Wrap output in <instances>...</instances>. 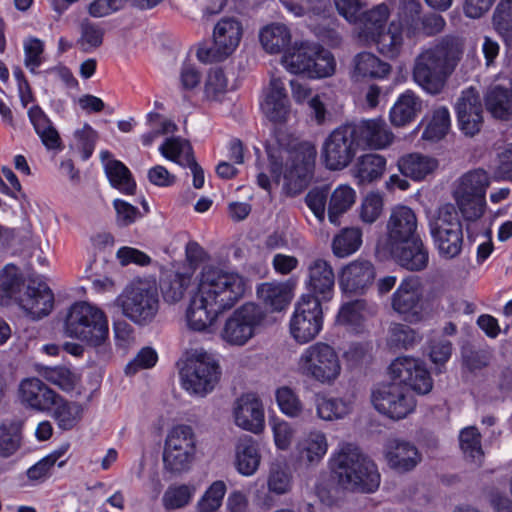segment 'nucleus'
<instances>
[{
    "label": "nucleus",
    "mask_w": 512,
    "mask_h": 512,
    "mask_svg": "<svg viewBox=\"0 0 512 512\" xmlns=\"http://www.w3.org/2000/svg\"><path fill=\"white\" fill-rule=\"evenodd\" d=\"M235 423L240 428L260 433L264 428V410L262 402L253 394L242 395L234 408Z\"/></svg>",
    "instance_id": "21"
},
{
    "label": "nucleus",
    "mask_w": 512,
    "mask_h": 512,
    "mask_svg": "<svg viewBox=\"0 0 512 512\" xmlns=\"http://www.w3.org/2000/svg\"><path fill=\"white\" fill-rule=\"evenodd\" d=\"M393 140L381 119L346 121L334 128L324 139L321 155L330 171H341L350 166L360 151L381 149Z\"/></svg>",
    "instance_id": "3"
},
{
    "label": "nucleus",
    "mask_w": 512,
    "mask_h": 512,
    "mask_svg": "<svg viewBox=\"0 0 512 512\" xmlns=\"http://www.w3.org/2000/svg\"><path fill=\"white\" fill-rule=\"evenodd\" d=\"M266 312L254 302H246L236 308L226 319L221 338L233 346H243L253 338L265 320Z\"/></svg>",
    "instance_id": "12"
},
{
    "label": "nucleus",
    "mask_w": 512,
    "mask_h": 512,
    "mask_svg": "<svg viewBox=\"0 0 512 512\" xmlns=\"http://www.w3.org/2000/svg\"><path fill=\"white\" fill-rule=\"evenodd\" d=\"M49 278L34 272V321L48 316L54 309L55 297Z\"/></svg>",
    "instance_id": "39"
},
{
    "label": "nucleus",
    "mask_w": 512,
    "mask_h": 512,
    "mask_svg": "<svg viewBox=\"0 0 512 512\" xmlns=\"http://www.w3.org/2000/svg\"><path fill=\"white\" fill-rule=\"evenodd\" d=\"M457 126L467 137L477 135L483 126V104L478 91L469 87L462 91L455 105Z\"/></svg>",
    "instance_id": "17"
},
{
    "label": "nucleus",
    "mask_w": 512,
    "mask_h": 512,
    "mask_svg": "<svg viewBox=\"0 0 512 512\" xmlns=\"http://www.w3.org/2000/svg\"><path fill=\"white\" fill-rule=\"evenodd\" d=\"M491 25L507 52L512 51V0H500L492 13Z\"/></svg>",
    "instance_id": "35"
},
{
    "label": "nucleus",
    "mask_w": 512,
    "mask_h": 512,
    "mask_svg": "<svg viewBox=\"0 0 512 512\" xmlns=\"http://www.w3.org/2000/svg\"><path fill=\"white\" fill-rule=\"evenodd\" d=\"M451 126L450 112L446 107L436 109L423 131V139L438 141L444 138Z\"/></svg>",
    "instance_id": "51"
},
{
    "label": "nucleus",
    "mask_w": 512,
    "mask_h": 512,
    "mask_svg": "<svg viewBox=\"0 0 512 512\" xmlns=\"http://www.w3.org/2000/svg\"><path fill=\"white\" fill-rule=\"evenodd\" d=\"M397 166L403 176L421 181L437 168L438 162L419 153H410L400 157Z\"/></svg>",
    "instance_id": "30"
},
{
    "label": "nucleus",
    "mask_w": 512,
    "mask_h": 512,
    "mask_svg": "<svg viewBox=\"0 0 512 512\" xmlns=\"http://www.w3.org/2000/svg\"><path fill=\"white\" fill-rule=\"evenodd\" d=\"M104 172L112 188L125 195H134L136 181L129 168L120 160L112 159L105 163Z\"/></svg>",
    "instance_id": "36"
},
{
    "label": "nucleus",
    "mask_w": 512,
    "mask_h": 512,
    "mask_svg": "<svg viewBox=\"0 0 512 512\" xmlns=\"http://www.w3.org/2000/svg\"><path fill=\"white\" fill-rule=\"evenodd\" d=\"M456 204L466 221H475L482 217L485 211V199L454 194Z\"/></svg>",
    "instance_id": "60"
},
{
    "label": "nucleus",
    "mask_w": 512,
    "mask_h": 512,
    "mask_svg": "<svg viewBox=\"0 0 512 512\" xmlns=\"http://www.w3.org/2000/svg\"><path fill=\"white\" fill-rule=\"evenodd\" d=\"M388 369L391 378L399 384L380 385L372 392V403L379 413L391 419H403L416 406L408 389L420 395L427 394L433 388V379L422 360L409 356L396 358Z\"/></svg>",
    "instance_id": "2"
},
{
    "label": "nucleus",
    "mask_w": 512,
    "mask_h": 512,
    "mask_svg": "<svg viewBox=\"0 0 512 512\" xmlns=\"http://www.w3.org/2000/svg\"><path fill=\"white\" fill-rule=\"evenodd\" d=\"M422 15V4L419 0H400L397 19L392 22L399 25L400 31L408 39H416Z\"/></svg>",
    "instance_id": "29"
},
{
    "label": "nucleus",
    "mask_w": 512,
    "mask_h": 512,
    "mask_svg": "<svg viewBox=\"0 0 512 512\" xmlns=\"http://www.w3.org/2000/svg\"><path fill=\"white\" fill-rule=\"evenodd\" d=\"M352 402L342 398H322L317 404V414L323 420L341 419L350 413Z\"/></svg>",
    "instance_id": "52"
},
{
    "label": "nucleus",
    "mask_w": 512,
    "mask_h": 512,
    "mask_svg": "<svg viewBox=\"0 0 512 512\" xmlns=\"http://www.w3.org/2000/svg\"><path fill=\"white\" fill-rule=\"evenodd\" d=\"M422 285L419 277L408 276L404 278L391 298V305L395 312L402 315L409 322L421 319L422 312Z\"/></svg>",
    "instance_id": "18"
},
{
    "label": "nucleus",
    "mask_w": 512,
    "mask_h": 512,
    "mask_svg": "<svg viewBox=\"0 0 512 512\" xmlns=\"http://www.w3.org/2000/svg\"><path fill=\"white\" fill-rule=\"evenodd\" d=\"M387 230L389 245L419 235L416 214L408 206L396 207L391 213Z\"/></svg>",
    "instance_id": "23"
},
{
    "label": "nucleus",
    "mask_w": 512,
    "mask_h": 512,
    "mask_svg": "<svg viewBox=\"0 0 512 512\" xmlns=\"http://www.w3.org/2000/svg\"><path fill=\"white\" fill-rule=\"evenodd\" d=\"M34 131L39 135L42 144L48 150L62 151L64 146L56 128L50 120L43 115L39 105L34 104Z\"/></svg>",
    "instance_id": "44"
},
{
    "label": "nucleus",
    "mask_w": 512,
    "mask_h": 512,
    "mask_svg": "<svg viewBox=\"0 0 512 512\" xmlns=\"http://www.w3.org/2000/svg\"><path fill=\"white\" fill-rule=\"evenodd\" d=\"M366 307V301L356 299L344 303L336 316L337 324L346 327L354 333L362 332L364 328L365 317L363 312Z\"/></svg>",
    "instance_id": "41"
},
{
    "label": "nucleus",
    "mask_w": 512,
    "mask_h": 512,
    "mask_svg": "<svg viewBox=\"0 0 512 512\" xmlns=\"http://www.w3.org/2000/svg\"><path fill=\"white\" fill-rule=\"evenodd\" d=\"M367 44L375 45L377 51L388 59H395L400 55L403 46V33L399 25L392 21L385 29L379 31V35L370 39Z\"/></svg>",
    "instance_id": "34"
},
{
    "label": "nucleus",
    "mask_w": 512,
    "mask_h": 512,
    "mask_svg": "<svg viewBox=\"0 0 512 512\" xmlns=\"http://www.w3.org/2000/svg\"><path fill=\"white\" fill-rule=\"evenodd\" d=\"M25 276L14 264H7L0 270V304L9 305L12 301L21 304Z\"/></svg>",
    "instance_id": "25"
},
{
    "label": "nucleus",
    "mask_w": 512,
    "mask_h": 512,
    "mask_svg": "<svg viewBox=\"0 0 512 512\" xmlns=\"http://www.w3.org/2000/svg\"><path fill=\"white\" fill-rule=\"evenodd\" d=\"M73 136L82 160L87 161L94 153L98 139L97 131L90 124L85 123L82 128L75 130Z\"/></svg>",
    "instance_id": "59"
},
{
    "label": "nucleus",
    "mask_w": 512,
    "mask_h": 512,
    "mask_svg": "<svg viewBox=\"0 0 512 512\" xmlns=\"http://www.w3.org/2000/svg\"><path fill=\"white\" fill-rule=\"evenodd\" d=\"M290 29L282 23H271L260 30L259 40L263 49L269 54L285 51L291 44Z\"/></svg>",
    "instance_id": "31"
},
{
    "label": "nucleus",
    "mask_w": 512,
    "mask_h": 512,
    "mask_svg": "<svg viewBox=\"0 0 512 512\" xmlns=\"http://www.w3.org/2000/svg\"><path fill=\"white\" fill-rule=\"evenodd\" d=\"M354 76L358 78H384L391 70V66L380 60L370 52H361L354 59Z\"/></svg>",
    "instance_id": "40"
},
{
    "label": "nucleus",
    "mask_w": 512,
    "mask_h": 512,
    "mask_svg": "<svg viewBox=\"0 0 512 512\" xmlns=\"http://www.w3.org/2000/svg\"><path fill=\"white\" fill-rule=\"evenodd\" d=\"M21 426L17 422L3 423L0 427V454L4 457L12 455L19 447Z\"/></svg>",
    "instance_id": "57"
},
{
    "label": "nucleus",
    "mask_w": 512,
    "mask_h": 512,
    "mask_svg": "<svg viewBox=\"0 0 512 512\" xmlns=\"http://www.w3.org/2000/svg\"><path fill=\"white\" fill-rule=\"evenodd\" d=\"M421 108L419 98L411 90L402 93L389 112L392 125L403 127L413 122Z\"/></svg>",
    "instance_id": "33"
},
{
    "label": "nucleus",
    "mask_w": 512,
    "mask_h": 512,
    "mask_svg": "<svg viewBox=\"0 0 512 512\" xmlns=\"http://www.w3.org/2000/svg\"><path fill=\"white\" fill-rule=\"evenodd\" d=\"M506 79L507 86L496 84L490 87L484 97L487 111L502 121L512 120V74Z\"/></svg>",
    "instance_id": "24"
},
{
    "label": "nucleus",
    "mask_w": 512,
    "mask_h": 512,
    "mask_svg": "<svg viewBox=\"0 0 512 512\" xmlns=\"http://www.w3.org/2000/svg\"><path fill=\"white\" fill-rule=\"evenodd\" d=\"M228 81L221 68L211 69L208 73L204 94L209 101H221L227 92Z\"/></svg>",
    "instance_id": "56"
},
{
    "label": "nucleus",
    "mask_w": 512,
    "mask_h": 512,
    "mask_svg": "<svg viewBox=\"0 0 512 512\" xmlns=\"http://www.w3.org/2000/svg\"><path fill=\"white\" fill-rule=\"evenodd\" d=\"M275 397L277 405L283 414L289 417H296L301 413L302 403L292 388L288 386L278 388Z\"/></svg>",
    "instance_id": "58"
},
{
    "label": "nucleus",
    "mask_w": 512,
    "mask_h": 512,
    "mask_svg": "<svg viewBox=\"0 0 512 512\" xmlns=\"http://www.w3.org/2000/svg\"><path fill=\"white\" fill-rule=\"evenodd\" d=\"M317 54L311 57V64L307 78L320 79L332 75L335 71L336 63L332 53L324 49L321 45L315 44Z\"/></svg>",
    "instance_id": "50"
},
{
    "label": "nucleus",
    "mask_w": 512,
    "mask_h": 512,
    "mask_svg": "<svg viewBox=\"0 0 512 512\" xmlns=\"http://www.w3.org/2000/svg\"><path fill=\"white\" fill-rule=\"evenodd\" d=\"M307 293L319 302H328L334 296L335 275L330 263L318 258L308 265V278L305 281Z\"/></svg>",
    "instance_id": "20"
},
{
    "label": "nucleus",
    "mask_w": 512,
    "mask_h": 512,
    "mask_svg": "<svg viewBox=\"0 0 512 512\" xmlns=\"http://www.w3.org/2000/svg\"><path fill=\"white\" fill-rule=\"evenodd\" d=\"M83 416V407L77 402L63 401L56 406L53 417L61 430L69 431L77 426Z\"/></svg>",
    "instance_id": "48"
},
{
    "label": "nucleus",
    "mask_w": 512,
    "mask_h": 512,
    "mask_svg": "<svg viewBox=\"0 0 512 512\" xmlns=\"http://www.w3.org/2000/svg\"><path fill=\"white\" fill-rule=\"evenodd\" d=\"M64 334L86 346L101 347L109 339L107 315L95 304L86 301L74 302L64 319Z\"/></svg>",
    "instance_id": "7"
},
{
    "label": "nucleus",
    "mask_w": 512,
    "mask_h": 512,
    "mask_svg": "<svg viewBox=\"0 0 512 512\" xmlns=\"http://www.w3.org/2000/svg\"><path fill=\"white\" fill-rule=\"evenodd\" d=\"M243 27L239 20L230 17L221 18L213 29L211 46H200L197 58L202 63H217L228 58L239 46Z\"/></svg>",
    "instance_id": "14"
},
{
    "label": "nucleus",
    "mask_w": 512,
    "mask_h": 512,
    "mask_svg": "<svg viewBox=\"0 0 512 512\" xmlns=\"http://www.w3.org/2000/svg\"><path fill=\"white\" fill-rule=\"evenodd\" d=\"M158 360L157 352L151 347H143L137 355L126 365L125 374L132 376L143 369L154 367Z\"/></svg>",
    "instance_id": "63"
},
{
    "label": "nucleus",
    "mask_w": 512,
    "mask_h": 512,
    "mask_svg": "<svg viewBox=\"0 0 512 512\" xmlns=\"http://www.w3.org/2000/svg\"><path fill=\"white\" fill-rule=\"evenodd\" d=\"M330 469L345 489L372 493L380 485L376 464L353 443H343L330 459Z\"/></svg>",
    "instance_id": "6"
},
{
    "label": "nucleus",
    "mask_w": 512,
    "mask_h": 512,
    "mask_svg": "<svg viewBox=\"0 0 512 512\" xmlns=\"http://www.w3.org/2000/svg\"><path fill=\"white\" fill-rule=\"evenodd\" d=\"M286 11L296 17L320 15L327 6V0H279Z\"/></svg>",
    "instance_id": "55"
},
{
    "label": "nucleus",
    "mask_w": 512,
    "mask_h": 512,
    "mask_svg": "<svg viewBox=\"0 0 512 512\" xmlns=\"http://www.w3.org/2000/svg\"><path fill=\"white\" fill-rule=\"evenodd\" d=\"M227 487L224 481H214L204 492L197 503L198 512H215L223 502Z\"/></svg>",
    "instance_id": "54"
},
{
    "label": "nucleus",
    "mask_w": 512,
    "mask_h": 512,
    "mask_svg": "<svg viewBox=\"0 0 512 512\" xmlns=\"http://www.w3.org/2000/svg\"><path fill=\"white\" fill-rule=\"evenodd\" d=\"M389 466L397 472H408L420 461L418 449L409 442L395 440L386 453Z\"/></svg>",
    "instance_id": "27"
},
{
    "label": "nucleus",
    "mask_w": 512,
    "mask_h": 512,
    "mask_svg": "<svg viewBox=\"0 0 512 512\" xmlns=\"http://www.w3.org/2000/svg\"><path fill=\"white\" fill-rule=\"evenodd\" d=\"M390 344L396 348L409 349L418 341V334L405 324H395L390 329Z\"/></svg>",
    "instance_id": "62"
},
{
    "label": "nucleus",
    "mask_w": 512,
    "mask_h": 512,
    "mask_svg": "<svg viewBox=\"0 0 512 512\" xmlns=\"http://www.w3.org/2000/svg\"><path fill=\"white\" fill-rule=\"evenodd\" d=\"M261 455L258 443L251 437H244L236 445V468L244 476L253 475L260 465Z\"/></svg>",
    "instance_id": "32"
},
{
    "label": "nucleus",
    "mask_w": 512,
    "mask_h": 512,
    "mask_svg": "<svg viewBox=\"0 0 512 512\" xmlns=\"http://www.w3.org/2000/svg\"><path fill=\"white\" fill-rule=\"evenodd\" d=\"M429 226L434 246L441 258L450 260L460 255L463 229L458 212L452 204L441 206L438 217Z\"/></svg>",
    "instance_id": "8"
},
{
    "label": "nucleus",
    "mask_w": 512,
    "mask_h": 512,
    "mask_svg": "<svg viewBox=\"0 0 512 512\" xmlns=\"http://www.w3.org/2000/svg\"><path fill=\"white\" fill-rule=\"evenodd\" d=\"M61 401H63L61 395L34 377V410L54 411Z\"/></svg>",
    "instance_id": "53"
},
{
    "label": "nucleus",
    "mask_w": 512,
    "mask_h": 512,
    "mask_svg": "<svg viewBox=\"0 0 512 512\" xmlns=\"http://www.w3.org/2000/svg\"><path fill=\"white\" fill-rule=\"evenodd\" d=\"M356 193L347 185L337 187L331 194L328 204V219L332 224L339 221V217L354 204Z\"/></svg>",
    "instance_id": "46"
},
{
    "label": "nucleus",
    "mask_w": 512,
    "mask_h": 512,
    "mask_svg": "<svg viewBox=\"0 0 512 512\" xmlns=\"http://www.w3.org/2000/svg\"><path fill=\"white\" fill-rule=\"evenodd\" d=\"M257 297L270 311H282L292 299V287L288 282L261 283L257 287Z\"/></svg>",
    "instance_id": "26"
},
{
    "label": "nucleus",
    "mask_w": 512,
    "mask_h": 512,
    "mask_svg": "<svg viewBox=\"0 0 512 512\" xmlns=\"http://www.w3.org/2000/svg\"><path fill=\"white\" fill-rule=\"evenodd\" d=\"M246 289L247 281L239 273L205 267L186 311L188 327L193 331H205L221 313L243 298Z\"/></svg>",
    "instance_id": "1"
},
{
    "label": "nucleus",
    "mask_w": 512,
    "mask_h": 512,
    "mask_svg": "<svg viewBox=\"0 0 512 512\" xmlns=\"http://www.w3.org/2000/svg\"><path fill=\"white\" fill-rule=\"evenodd\" d=\"M183 387L194 394L206 395L211 392L221 376L218 362L202 351L189 357L180 370Z\"/></svg>",
    "instance_id": "13"
},
{
    "label": "nucleus",
    "mask_w": 512,
    "mask_h": 512,
    "mask_svg": "<svg viewBox=\"0 0 512 512\" xmlns=\"http://www.w3.org/2000/svg\"><path fill=\"white\" fill-rule=\"evenodd\" d=\"M328 444L324 433L320 431L310 432L309 435L299 443V451L302 459L308 463H318L327 453Z\"/></svg>",
    "instance_id": "47"
},
{
    "label": "nucleus",
    "mask_w": 512,
    "mask_h": 512,
    "mask_svg": "<svg viewBox=\"0 0 512 512\" xmlns=\"http://www.w3.org/2000/svg\"><path fill=\"white\" fill-rule=\"evenodd\" d=\"M316 54L314 43L302 42L299 46H294L292 50L286 51L282 62L289 72L307 76L311 57Z\"/></svg>",
    "instance_id": "38"
},
{
    "label": "nucleus",
    "mask_w": 512,
    "mask_h": 512,
    "mask_svg": "<svg viewBox=\"0 0 512 512\" xmlns=\"http://www.w3.org/2000/svg\"><path fill=\"white\" fill-rule=\"evenodd\" d=\"M191 282V275L180 272H169L160 279V289L165 302L180 301Z\"/></svg>",
    "instance_id": "43"
},
{
    "label": "nucleus",
    "mask_w": 512,
    "mask_h": 512,
    "mask_svg": "<svg viewBox=\"0 0 512 512\" xmlns=\"http://www.w3.org/2000/svg\"><path fill=\"white\" fill-rule=\"evenodd\" d=\"M120 300L123 314L139 325L150 323L159 309L157 287L144 281L127 286Z\"/></svg>",
    "instance_id": "11"
},
{
    "label": "nucleus",
    "mask_w": 512,
    "mask_h": 512,
    "mask_svg": "<svg viewBox=\"0 0 512 512\" xmlns=\"http://www.w3.org/2000/svg\"><path fill=\"white\" fill-rule=\"evenodd\" d=\"M80 28V42L84 51L87 52L102 45L105 32L99 24L85 20Z\"/></svg>",
    "instance_id": "61"
},
{
    "label": "nucleus",
    "mask_w": 512,
    "mask_h": 512,
    "mask_svg": "<svg viewBox=\"0 0 512 512\" xmlns=\"http://www.w3.org/2000/svg\"><path fill=\"white\" fill-rule=\"evenodd\" d=\"M362 244V233L358 228H345L336 235L332 242V250L339 258L347 257L356 252Z\"/></svg>",
    "instance_id": "49"
},
{
    "label": "nucleus",
    "mask_w": 512,
    "mask_h": 512,
    "mask_svg": "<svg viewBox=\"0 0 512 512\" xmlns=\"http://www.w3.org/2000/svg\"><path fill=\"white\" fill-rule=\"evenodd\" d=\"M387 160L384 156L368 153L360 156L354 166L353 172L360 185L371 184L378 181L386 170Z\"/></svg>",
    "instance_id": "28"
},
{
    "label": "nucleus",
    "mask_w": 512,
    "mask_h": 512,
    "mask_svg": "<svg viewBox=\"0 0 512 512\" xmlns=\"http://www.w3.org/2000/svg\"><path fill=\"white\" fill-rule=\"evenodd\" d=\"M291 479V473L286 467L279 464L273 465L268 477L269 490L279 495L284 494L290 489Z\"/></svg>",
    "instance_id": "64"
},
{
    "label": "nucleus",
    "mask_w": 512,
    "mask_h": 512,
    "mask_svg": "<svg viewBox=\"0 0 512 512\" xmlns=\"http://www.w3.org/2000/svg\"><path fill=\"white\" fill-rule=\"evenodd\" d=\"M267 119L274 124H283L290 113V102L280 79H272L264 100L260 104Z\"/></svg>",
    "instance_id": "22"
},
{
    "label": "nucleus",
    "mask_w": 512,
    "mask_h": 512,
    "mask_svg": "<svg viewBox=\"0 0 512 512\" xmlns=\"http://www.w3.org/2000/svg\"><path fill=\"white\" fill-rule=\"evenodd\" d=\"M338 13L349 23L359 28V38L367 43L385 29L390 17V9L385 3L363 10L364 3L360 0H334Z\"/></svg>",
    "instance_id": "9"
},
{
    "label": "nucleus",
    "mask_w": 512,
    "mask_h": 512,
    "mask_svg": "<svg viewBox=\"0 0 512 512\" xmlns=\"http://www.w3.org/2000/svg\"><path fill=\"white\" fill-rule=\"evenodd\" d=\"M462 54V43L458 37H441L416 57L413 68L414 81L430 94L441 92Z\"/></svg>",
    "instance_id": "5"
},
{
    "label": "nucleus",
    "mask_w": 512,
    "mask_h": 512,
    "mask_svg": "<svg viewBox=\"0 0 512 512\" xmlns=\"http://www.w3.org/2000/svg\"><path fill=\"white\" fill-rule=\"evenodd\" d=\"M290 333L294 340L306 344L323 328L322 303L311 295H302L290 319Z\"/></svg>",
    "instance_id": "15"
},
{
    "label": "nucleus",
    "mask_w": 512,
    "mask_h": 512,
    "mask_svg": "<svg viewBox=\"0 0 512 512\" xmlns=\"http://www.w3.org/2000/svg\"><path fill=\"white\" fill-rule=\"evenodd\" d=\"M390 254L402 268L419 272L429 263V251L420 235L389 245Z\"/></svg>",
    "instance_id": "19"
},
{
    "label": "nucleus",
    "mask_w": 512,
    "mask_h": 512,
    "mask_svg": "<svg viewBox=\"0 0 512 512\" xmlns=\"http://www.w3.org/2000/svg\"><path fill=\"white\" fill-rule=\"evenodd\" d=\"M299 372L321 384H332L340 375L341 365L334 348L316 342L302 352L298 361Z\"/></svg>",
    "instance_id": "10"
},
{
    "label": "nucleus",
    "mask_w": 512,
    "mask_h": 512,
    "mask_svg": "<svg viewBox=\"0 0 512 512\" xmlns=\"http://www.w3.org/2000/svg\"><path fill=\"white\" fill-rule=\"evenodd\" d=\"M34 370L46 381L56 385L64 392H71L77 383L76 375L65 366L48 367L34 363Z\"/></svg>",
    "instance_id": "45"
},
{
    "label": "nucleus",
    "mask_w": 512,
    "mask_h": 512,
    "mask_svg": "<svg viewBox=\"0 0 512 512\" xmlns=\"http://www.w3.org/2000/svg\"><path fill=\"white\" fill-rule=\"evenodd\" d=\"M376 268L369 260L357 259L345 265L339 273V287L347 296H363L374 285Z\"/></svg>",
    "instance_id": "16"
},
{
    "label": "nucleus",
    "mask_w": 512,
    "mask_h": 512,
    "mask_svg": "<svg viewBox=\"0 0 512 512\" xmlns=\"http://www.w3.org/2000/svg\"><path fill=\"white\" fill-rule=\"evenodd\" d=\"M196 452V445L176 446L174 441L164 445L163 463L167 471L181 473L190 468Z\"/></svg>",
    "instance_id": "37"
},
{
    "label": "nucleus",
    "mask_w": 512,
    "mask_h": 512,
    "mask_svg": "<svg viewBox=\"0 0 512 512\" xmlns=\"http://www.w3.org/2000/svg\"><path fill=\"white\" fill-rule=\"evenodd\" d=\"M269 171L276 183L284 179V188L295 196L302 193L314 178L317 149L310 141H299L289 148L267 145Z\"/></svg>",
    "instance_id": "4"
},
{
    "label": "nucleus",
    "mask_w": 512,
    "mask_h": 512,
    "mask_svg": "<svg viewBox=\"0 0 512 512\" xmlns=\"http://www.w3.org/2000/svg\"><path fill=\"white\" fill-rule=\"evenodd\" d=\"M488 185L489 179L486 171L484 169H475L468 171L460 178L459 185L454 194L462 195V197L470 196L485 199Z\"/></svg>",
    "instance_id": "42"
}]
</instances>
